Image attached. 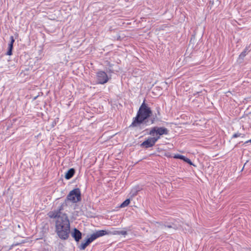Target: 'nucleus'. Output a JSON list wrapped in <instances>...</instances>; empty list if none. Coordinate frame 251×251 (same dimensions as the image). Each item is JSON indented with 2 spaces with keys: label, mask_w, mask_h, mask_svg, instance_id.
I'll use <instances>...</instances> for the list:
<instances>
[{
  "label": "nucleus",
  "mask_w": 251,
  "mask_h": 251,
  "mask_svg": "<svg viewBox=\"0 0 251 251\" xmlns=\"http://www.w3.org/2000/svg\"><path fill=\"white\" fill-rule=\"evenodd\" d=\"M55 232L62 240H67L70 233V223L67 215L64 213L55 222Z\"/></svg>",
  "instance_id": "1"
},
{
  "label": "nucleus",
  "mask_w": 251,
  "mask_h": 251,
  "mask_svg": "<svg viewBox=\"0 0 251 251\" xmlns=\"http://www.w3.org/2000/svg\"><path fill=\"white\" fill-rule=\"evenodd\" d=\"M168 134V130L164 127H153L151 128L149 132V134L151 135L152 137L148 138L141 144L140 146L146 149L152 147L160 138V136L167 135Z\"/></svg>",
  "instance_id": "2"
},
{
  "label": "nucleus",
  "mask_w": 251,
  "mask_h": 251,
  "mask_svg": "<svg viewBox=\"0 0 251 251\" xmlns=\"http://www.w3.org/2000/svg\"><path fill=\"white\" fill-rule=\"evenodd\" d=\"M152 114V111L144 100L140 106L135 117L132 120V122L129 125V127H137L148 119Z\"/></svg>",
  "instance_id": "3"
},
{
  "label": "nucleus",
  "mask_w": 251,
  "mask_h": 251,
  "mask_svg": "<svg viewBox=\"0 0 251 251\" xmlns=\"http://www.w3.org/2000/svg\"><path fill=\"white\" fill-rule=\"evenodd\" d=\"M81 200V193L79 188H75L71 191L67 195L66 201L73 203H76Z\"/></svg>",
  "instance_id": "4"
},
{
  "label": "nucleus",
  "mask_w": 251,
  "mask_h": 251,
  "mask_svg": "<svg viewBox=\"0 0 251 251\" xmlns=\"http://www.w3.org/2000/svg\"><path fill=\"white\" fill-rule=\"evenodd\" d=\"M100 235L101 234L100 233L99 230L97 231L96 232L90 235V237L87 239L85 242L81 243V244L79 246L78 248L80 250H84L91 243L96 239L101 237Z\"/></svg>",
  "instance_id": "5"
},
{
  "label": "nucleus",
  "mask_w": 251,
  "mask_h": 251,
  "mask_svg": "<svg viewBox=\"0 0 251 251\" xmlns=\"http://www.w3.org/2000/svg\"><path fill=\"white\" fill-rule=\"evenodd\" d=\"M99 232L101 234L100 235L101 237L105 235H122L123 236H126L127 234V232L126 230H119L115 228H111L109 231H106L105 230H100Z\"/></svg>",
  "instance_id": "6"
},
{
  "label": "nucleus",
  "mask_w": 251,
  "mask_h": 251,
  "mask_svg": "<svg viewBox=\"0 0 251 251\" xmlns=\"http://www.w3.org/2000/svg\"><path fill=\"white\" fill-rule=\"evenodd\" d=\"M98 84H104L107 83L109 80V77L107 74L104 71H99L96 74Z\"/></svg>",
  "instance_id": "7"
},
{
  "label": "nucleus",
  "mask_w": 251,
  "mask_h": 251,
  "mask_svg": "<svg viewBox=\"0 0 251 251\" xmlns=\"http://www.w3.org/2000/svg\"><path fill=\"white\" fill-rule=\"evenodd\" d=\"M72 235L76 242H78L82 238L81 232L75 228H74Z\"/></svg>",
  "instance_id": "8"
},
{
  "label": "nucleus",
  "mask_w": 251,
  "mask_h": 251,
  "mask_svg": "<svg viewBox=\"0 0 251 251\" xmlns=\"http://www.w3.org/2000/svg\"><path fill=\"white\" fill-rule=\"evenodd\" d=\"M10 42L8 44V50L6 53L7 55H11L12 54V50L13 48V44L15 42V39L13 36H10Z\"/></svg>",
  "instance_id": "9"
},
{
  "label": "nucleus",
  "mask_w": 251,
  "mask_h": 251,
  "mask_svg": "<svg viewBox=\"0 0 251 251\" xmlns=\"http://www.w3.org/2000/svg\"><path fill=\"white\" fill-rule=\"evenodd\" d=\"M173 157L174 158L180 159L183 160L184 161H185V162H187L190 165H194L193 163L192 162V161L190 160V159H189V158L186 157L185 156H184L183 155H180L179 154H175L173 156Z\"/></svg>",
  "instance_id": "10"
},
{
  "label": "nucleus",
  "mask_w": 251,
  "mask_h": 251,
  "mask_svg": "<svg viewBox=\"0 0 251 251\" xmlns=\"http://www.w3.org/2000/svg\"><path fill=\"white\" fill-rule=\"evenodd\" d=\"M61 214L59 213V211L54 210L52 211H50L48 213V216L50 218H57V219H58L59 217H61Z\"/></svg>",
  "instance_id": "11"
},
{
  "label": "nucleus",
  "mask_w": 251,
  "mask_h": 251,
  "mask_svg": "<svg viewBox=\"0 0 251 251\" xmlns=\"http://www.w3.org/2000/svg\"><path fill=\"white\" fill-rule=\"evenodd\" d=\"M75 173V170L73 168L69 169L65 174V177L66 179H70L71 178Z\"/></svg>",
  "instance_id": "12"
},
{
  "label": "nucleus",
  "mask_w": 251,
  "mask_h": 251,
  "mask_svg": "<svg viewBox=\"0 0 251 251\" xmlns=\"http://www.w3.org/2000/svg\"><path fill=\"white\" fill-rule=\"evenodd\" d=\"M249 52V50L248 47H246L244 50L240 53L239 55L238 59L241 60H243L245 57L247 55V54Z\"/></svg>",
  "instance_id": "13"
},
{
  "label": "nucleus",
  "mask_w": 251,
  "mask_h": 251,
  "mask_svg": "<svg viewBox=\"0 0 251 251\" xmlns=\"http://www.w3.org/2000/svg\"><path fill=\"white\" fill-rule=\"evenodd\" d=\"M130 202V201L129 199H126L120 205V207L124 208L127 206V205H129Z\"/></svg>",
  "instance_id": "14"
},
{
  "label": "nucleus",
  "mask_w": 251,
  "mask_h": 251,
  "mask_svg": "<svg viewBox=\"0 0 251 251\" xmlns=\"http://www.w3.org/2000/svg\"><path fill=\"white\" fill-rule=\"evenodd\" d=\"M66 204L64 203H62L61 205L59 207L58 209L57 210V211H59V213L61 214V211L64 209V207Z\"/></svg>",
  "instance_id": "15"
},
{
  "label": "nucleus",
  "mask_w": 251,
  "mask_h": 251,
  "mask_svg": "<svg viewBox=\"0 0 251 251\" xmlns=\"http://www.w3.org/2000/svg\"><path fill=\"white\" fill-rule=\"evenodd\" d=\"M241 135V133H234L233 135H232V138H237V137H240V136Z\"/></svg>",
  "instance_id": "16"
},
{
  "label": "nucleus",
  "mask_w": 251,
  "mask_h": 251,
  "mask_svg": "<svg viewBox=\"0 0 251 251\" xmlns=\"http://www.w3.org/2000/svg\"><path fill=\"white\" fill-rule=\"evenodd\" d=\"M251 143V139H250V140H248V141H246L245 142V144H247V143Z\"/></svg>",
  "instance_id": "17"
},
{
  "label": "nucleus",
  "mask_w": 251,
  "mask_h": 251,
  "mask_svg": "<svg viewBox=\"0 0 251 251\" xmlns=\"http://www.w3.org/2000/svg\"><path fill=\"white\" fill-rule=\"evenodd\" d=\"M166 156L167 157H171L170 155H167V154L166 155Z\"/></svg>",
  "instance_id": "18"
},
{
  "label": "nucleus",
  "mask_w": 251,
  "mask_h": 251,
  "mask_svg": "<svg viewBox=\"0 0 251 251\" xmlns=\"http://www.w3.org/2000/svg\"><path fill=\"white\" fill-rule=\"evenodd\" d=\"M168 227H169V228H171V227H172V226H168Z\"/></svg>",
  "instance_id": "19"
}]
</instances>
